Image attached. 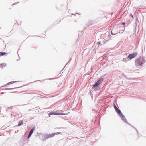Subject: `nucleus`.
<instances>
[{"label": "nucleus", "mask_w": 146, "mask_h": 146, "mask_svg": "<svg viewBox=\"0 0 146 146\" xmlns=\"http://www.w3.org/2000/svg\"><path fill=\"white\" fill-rule=\"evenodd\" d=\"M60 133H60V132H57L56 133H54V136H55V135H58Z\"/></svg>", "instance_id": "16"}, {"label": "nucleus", "mask_w": 146, "mask_h": 146, "mask_svg": "<svg viewBox=\"0 0 146 146\" xmlns=\"http://www.w3.org/2000/svg\"><path fill=\"white\" fill-rule=\"evenodd\" d=\"M54 136V133L50 134H47L45 135V137L46 139H48L53 137Z\"/></svg>", "instance_id": "5"}, {"label": "nucleus", "mask_w": 146, "mask_h": 146, "mask_svg": "<svg viewBox=\"0 0 146 146\" xmlns=\"http://www.w3.org/2000/svg\"><path fill=\"white\" fill-rule=\"evenodd\" d=\"M111 39V36L110 34H108L107 35H106L104 38V42L105 44L107 41H109Z\"/></svg>", "instance_id": "3"}, {"label": "nucleus", "mask_w": 146, "mask_h": 146, "mask_svg": "<svg viewBox=\"0 0 146 146\" xmlns=\"http://www.w3.org/2000/svg\"><path fill=\"white\" fill-rule=\"evenodd\" d=\"M23 121H20L19 122L18 124V125L19 126H20L22 125L23 124Z\"/></svg>", "instance_id": "14"}, {"label": "nucleus", "mask_w": 146, "mask_h": 146, "mask_svg": "<svg viewBox=\"0 0 146 146\" xmlns=\"http://www.w3.org/2000/svg\"><path fill=\"white\" fill-rule=\"evenodd\" d=\"M71 58L70 59V60H69V61L68 62V63H67L66 64V65L65 66H64V68H65V67L66 66V65H67V64H68V63H69V62L71 61Z\"/></svg>", "instance_id": "18"}, {"label": "nucleus", "mask_w": 146, "mask_h": 146, "mask_svg": "<svg viewBox=\"0 0 146 146\" xmlns=\"http://www.w3.org/2000/svg\"><path fill=\"white\" fill-rule=\"evenodd\" d=\"M116 112L119 115H122V113L121 112V111L118 108L116 109L115 110Z\"/></svg>", "instance_id": "7"}, {"label": "nucleus", "mask_w": 146, "mask_h": 146, "mask_svg": "<svg viewBox=\"0 0 146 146\" xmlns=\"http://www.w3.org/2000/svg\"><path fill=\"white\" fill-rule=\"evenodd\" d=\"M123 31H121V32L120 33H123Z\"/></svg>", "instance_id": "26"}, {"label": "nucleus", "mask_w": 146, "mask_h": 146, "mask_svg": "<svg viewBox=\"0 0 146 146\" xmlns=\"http://www.w3.org/2000/svg\"><path fill=\"white\" fill-rule=\"evenodd\" d=\"M53 79V78H50V79H49V80H50V79Z\"/></svg>", "instance_id": "28"}, {"label": "nucleus", "mask_w": 146, "mask_h": 146, "mask_svg": "<svg viewBox=\"0 0 146 146\" xmlns=\"http://www.w3.org/2000/svg\"><path fill=\"white\" fill-rule=\"evenodd\" d=\"M130 15H131V16L132 17V19H133V16L132 15V14L131 13L130 14Z\"/></svg>", "instance_id": "20"}, {"label": "nucleus", "mask_w": 146, "mask_h": 146, "mask_svg": "<svg viewBox=\"0 0 146 146\" xmlns=\"http://www.w3.org/2000/svg\"><path fill=\"white\" fill-rule=\"evenodd\" d=\"M126 59V58H123V60H125Z\"/></svg>", "instance_id": "27"}, {"label": "nucleus", "mask_w": 146, "mask_h": 146, "mask_svg": "<svg viewBox=\"0 0 146 146\" xmlns=\"http://www.w3.org/2000/svg\"><path fill=\"white\" fill-rule=\"evenodd\" d=\"M48 79H45V80H44V81H46V80H48Z\"/></svg>", "instance_id": "24"}, {"label": "nucleus", "mask_w": 146, "mask_h": 146, "mask_svg": "<svg viewBox=\"0 0 146 146\" xmlns=\"http://www.w3.org/2000/svg\"><path fill=\"white\" fill-rule=\"evenodd\" d=\"M125 24V22H122V25H124Z\"/></svg>", "instance_id": "21"}, {"label": "nucleus", "mask_w": 146, "mask_h": 146, "mask_svg": "<svg viewBox=\"0 0 146 146\" xmlns=\"http://www.w3.org/2000/svg\"><path fill=\"white\" fill-rule=\"evenodd\" d=\"M137 52H134L130 54L128 56V58L130 59H132L135 57L137 55Z\"/></svg>", "instance_id": "4"}, {"label": "nucleus", "mask_w": 146, "mask_h": 146, "mask_svg": "<svg viewBox=\"0 0 146 146\" xmlns=\"http://www.w3.org/2000/svg\"><path fill=\"white\" fill-rule=\"evenodd\" d=\"M123 31H121V32L120 33H123Z\"/></svg>", "instance_id": "25"}, {"label": "nucleus", "mask_w": 146, "mask_h": 146, "mask_svg": "<svg viewBox=\"0 0 146 146\" xmlns=\"http://www.w3.org/2000/svg\"><path fill=\"white\" fill-rule=\"evenodd\" d=\"M145 62V58L144 57H140L135 60V64L136 66H141L143 63Z\"/></svg>", "instance_id": "1"}, {"label": "nucleus", "mask_w": 146, "mask_h": 146, "mask_svg": "<svg viewBox=\"0 0 146 146\" xmlns=\"http://www.w3.org/2000/svg\"><path fill=\"white\" fill-rule=\"evenodd\" d=\"M114 107L115 108V110L116 109H117L118 108L115 105V104H114Z\"/></svg>", "instance_id": "17"}, {"label": "nucleus", "mask_w": 146, "mask_h": 146, "mask_svg": "<svg viewBox=\"0 0 146 146\" xmlns=\"http://www.w3.org/2000/svg\"><path fill=\"white\" fill-rule=\"evenodd\" d=\"M111 34L112 35H115L119 33V32L116 33L115 32H113V30H112L111 31Z\"/></svg>", "instance_id": "10"}, {"label": "nucleus", "mask_w": 146, "mask_h": 146, "mask_svg": "<svg viewBox=\"0 0 146 146\" xmlns=\"http://www.w3.org/2000/svg\"><path fill=\"white\" fill-rule=\"evenodd\" d=\"M105 75L102 76L100 77L98 79V80L96 82H102L103 81L104 79V76Z\"/></svg>", "instance_id": "6"}, {"label": "nucleus", "mask_w": 146, "mask_h": 146, "mask_svg": "<svg viewBox=\"0 0 146 146\" xmlns=\"http://www.w3.org/2000/svg\"><path fill=\"white\" fill-rule=\"evenodd\" d=\"M120 115L121 117V118L123 120H124V121H126L125 117L123 114L122 113V115Z\"/></svg>", "instance_id": "11"}, {"label": "nucleus", "mask_w": 146, "mask_h": 146, "mask_svg": "<svg viewBox=\"0 0 146 146\" xmlns=\"http://www.w3.org/2000/svg\"><path fill=\"white\" fill-rule=\"evenodd\" d=\"M7 53L6 52H0V56H2L6 54Z\"/></svg>", "instance_id": "13"}, {"label": "nucleus", "mask_w": 146, "mask_h": 146, "mask_svg": "<svg viewBox=\"0 0 146 146\" xmlns=\"http://www.w3.org/2000/svg\"><path fill=\"white\" fill-rule=\"evenodd\" d=\"M100 42H98L97 44L99 45L100 44Z\"/></svg>", "instance_id": "23"}, {"label": "nucleus", "mask_w": 146, "mask_h": 146, "mask_svg": "<svg viewBox=\"0 0 146 146\" xmlns=\"http://www.w3.org/2000/svg\"><path fill=\"white\" fill-rule=\"evenodd\" d=\"M6 66V64L5 63H2L0 64V66L2 68V69H3V67H5Z\"/></svg>", "instance_id": "12"}, {"label": "nucleus", "mask_w": 146, "mask_h": 146, "mask_svg": "<svg viewBox=\"0 0 146 146\" xmlns=\"http://www.w3.org/2000/svg\"><path fill=\"white\" fill-rule=\"evenodd\" d=\"M13 83H7V84L6 85H5V86H8L9 85L12 84Z\"/></svg>", "instance_id": "15"}, {"label": "nucleus", "mask_w": 146, "mask_h": 146, "mask_svg": "<svg viewBox=\"0 0 146 146\" xmlns=\"http://www.w3.org/2000/svg\"><path fill=\"white\" fill-rule=\"evenodd\" d=\"M33 129H32L31 130V131H30V132H29V135H28V138L29 137L31 136V135H32V134L33 133Z\"/></svg>", "instance_id": "8"}, {"label": "nucleus", "mask_w": 146, "mask_h": 146, "mask_svg": "<svg viewBox=\"0 0 146 146\" xmlns=\"http://www.w3.org/2000/svg\"><path fill=\"white\" fill-rule=\"evenodd\" d=\"M36 81H35L33 82H35Z\"/></svg>", "instance_id": "29"}, {"label": "nucleus", "mask_w": 146, "mask_h": 146, "mask_svg": "<svg viewBox=\"0 0 146 146\" xmlns=\"http://www.w3.org/2000/svg\"><path fill=\"white\" fill-rule=\"evenodd\" d=\"M65 114L60 113L57 111H51L49 113V117H50V115H65Z\"/></svg>", "instance_id": "2"}, {"label": "nucleus", "mask_w": 146, "mask_h": 146, "mask_svg": "<svg viewBox=\"0 0 146 146\" xmlns=\"http://www.w3.org/2000/svg\"><path fill=\"white\" fill-rule=\"evenodd\" d=\"M19 82V81H12L10 82Z\"/></svg>", "instance_id": "19"}, {"label": "nucleus", "mask_w": 146, "mask_h": 146, "mask_svg": "<svg viewBox=\"0 0 146 146\" xmlns=\"http://www.w3.org/2000/svg\"><path fill=\"white\" fill-rule=\"evenodd\" d=\"M100 84L99 83H96L95 84H94L93 86V88L95 89V88L97 86L99 85Z\"/></svg>", "instance_id": "9"}, {"label": "nucleus", "mask_w": 146, "mask_h": 146, "mask_svg": "<svg viewBox=\"0 0 146 146\" xmlns=\"http://www.w3.org/2000/svg\"><path fill=\"white\" fill-rule=\"evenodd\" d=\"M16 4H17V3L15 2L13 4H12V5L13 6V5H16Z\"/></svg>", "instance_id": "22"}]
</instances>
